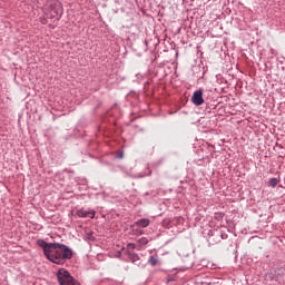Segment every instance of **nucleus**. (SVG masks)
<instances>
[{
	"label": "nucleus",
	"instance_id": "1",
	"mask_svg": "<svg viewBox=\"0 0 285 285\" xmlns=\"http://www.w3.org/2000/svg\"><path fill=\"white\" fill-rule=\"evenodd\" d=\"M37 245L42 248L45 257L58 266H63L66 261L75 255L70 247L61 243H46L43 239H38Z\"/></svg>",
	"mask_w": 285,
	"mask_h": 285
},
{
	"label": "nucleus",
	"instance_id": "2",
	"mask_svg": "<svg viewBox=\"0 0 285 285\" xmlns=\"http://www.w3.org/2000/svg\"><path fill=\"white\" fill-rule=\"evenodd\" d=\"M57 279L58 284L60 285H81L72 275H70V272L66 268H59L57 272Z\"/></svg>",
	"mask_w": 285,
	"mask_h": 285
},
{
	"label": "nucleus",
	"instance_id": "3",
	"mask_svg": "<svg viewBox=\"0 0 285 285\" xmlns=\"http://www.w3.org/2000/svg\"><path fill=\"white\" fill-rule=\"evenodd\" d=\"M48 6L50 18L55 19L58 17V19H61V14H63V8L61 7V2L57 0H51L48 2Z\"/></svg>",
	"mask_w": 285,
	"mask_h": 285
},
{
	"label": "nucleus",
	"instance_id": "4",
	"mask_svg": "<svg viewBox=\"0 0 285 285\" xmlns=\"http://www.w3.org/2000/svg\"><path fill=\"white\" fill-rule=\"evenodd\" d=\"M191 101L195 106H202L204 104V91L202 89L194 91Z\"/></svg>",
	"mask_w": 285,
	"mask_h": 285
},
{
	"label": "nucleus",
	"instance_id": "5",
	"mask_svg": "<svg viewBox=\"0 0 285 285\" xmlns=\"http://www.w3.org/2000/svg\"><path fill=\"white\" fill-rule=\"evenodd\" d=\"M76 215L80 218L89 217L90 219H95V210L92 209L80 208V209H77Z\"/></svg>",
	"mask_w": 285,
	"mask_h": 285
},
{
	"label": "nucleus",
	"instance_id": "6",
	"mask_svg": "<svg viewBox=\"0 0 285 285\" xmlns=\"http://www.w3.org/2000/svg\"><path fill=\"white\" fill-rule=\"evenodd\" d=\"M135 226H137L138 228H148L150 226V219L140 218L131 225V228H135Z\"/></svg>",
	"mask_w": 285,
	"mask_h": 285
},
{
	"label": "nucleus",
	"instance_id": "7",
	"mask_svg": "<svg viewBox=\"0 0 285 285\" xmlns=\"http://www.w3.org/2000/svg\"><path fill=\"white\" fill-rule=\"evenodd\" d=\"M128 257H129L130 262H132V264H136V262H139V255H137L135 253H128Z\"/></svg>",
	"mask_w": 285,
	"mask_h": 285
},
{
	"label": "nucleus",
	"instance_id": "8",
	"mask_svg": "<svg viewBox=\"0 0 285 285\" xmlns=\"http://www.w3.org/2000/svg\"><path fill=\"white\" fill-rule=\"evenodd\" d=\"M277 184H279L278 178H271L269 179V186H272V188H275L277 186Z\"/></svg>",
	"mask_w": 285,
	"mask_h": 285
},
{
	"label": "nucleus",
	"instance_id": "9",
	"mask_svg": "<svg viewBox=\"0 0 285 285\" xmlns=\"http://www.w3.org/2000/svg\"><path fill=\"white\" fill-rule=\"evenodd\" d=\"M157 256H150L148 259V263L150 264V266H157Z\"/></svg>",
	"mask_w": 285,
	"mask_h": 285
},
{
	"label": "nucleus",
	"instance_id": "10",
	"mask_svg": "<svg viewBox=\"0 0 285 285\" xmlns=\"http://www.w3.org/2000/svg\"><path fill=\"white\" fill-rule=\"evenodd\" d=\"M138 242L141 244V246H146V244H148V238L141 237Z\"/></svg>",
	"mask_w": 285,
	"mask_h": 285
},
{
	"label": "nucleus",
	"instance_id": "11",
	"mask_svg": "<svg viewBox=\"0 0 285 285\" xmlns=\"http://www.w3.org/2000/svg\"><path fill=\"white\" fill-rule=\"evenodd\" d=\"M215 219H224V214L223 213H216L215 214Z\"/></svg>",
	"mask_w": 285,
	"mask_h": 285
},
{
	"label": "nucleus",
	"instance_id": "12",
	"mask_svg": "<svg viewBox=\"0 0 285 285\" xmlns=\"http://www.w3.org/2000/svg\"><path fill=\"white\" fill-rule=\"evenodd\" d=\"M134 235H144V230H141V229H134Z\"/></svg>",
	"mask_w": 285,
	"mask_h": 285
},
{
	"label": "nucleus",
	"instance_id": "13",
	"mask_svg": "<svg viewBox=\"0 0 285 285\" xmlns=\"http://www.w3.org/2000/svg\"><path fill=\"white\" fill-rule=\"evenodd\" d=\"M118 159H124V153L118 154Z\"/></svg>",
	"mask_w": 285,
	"mask_h": 285
},
{
	"label": "nucleus",
	"instance_id": "14",
	"mask_svg": "<svg viewBox=\"0 0 285 285\" xmlns=\"http://www.w3.org/2000/svg\"><path fill=\"white\" fill-rule=\"evenodd\" d=\"M128 248H135L134 244H128Z\"/></svg>",
	"mask_w": 285,
	"mask_h": 285
}]
</instances>
